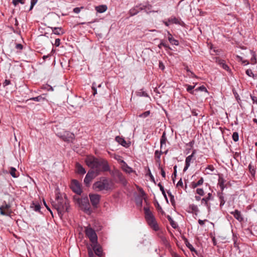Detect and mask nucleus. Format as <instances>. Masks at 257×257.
Segmentation results:
<instances>
[{"label":"nucleus","mask_w":257,"mask_h":257,"mask_svg":"<svg viewBox=\"0 0 257 257\" xmlns=\"http://www.w3.org/2000/svg\"><path fill=\"white\" fill-rule=\"evenodd\" d=\"M12 3L15 6L17 5L19 3H21V4H24L23 0H13Z\"/></svg>","instance_id":"49"},{"label":"nucleus","mask_w":257,"mask_h":257,"mask_svg":"<svg viewBox=\"0 0 257 257\" xmlns=\"http://www.w3.org/2000/svg\"><path fill=\"white\" fill-rule=\"evenodd\" d=\"M216 62L223 69L227 71H230V69L228 66L225 63V62L224 60L220 59L219 58H216Z\"/></svg>","instance_id":"16"},{"label":"nucleus","mask_w":257,"mask_h":257,"mask_svg":"<svg viewBox=\"0 0 257 257\" xmlns=\"http://www.w3.org/2000/svg\"><path fill=\"white\" fill-rule=\"evenodd\" d=\"M196 193L200 196H203L204 195V191L202 188H197L196 189Z\"/></svg>","instance_id":"46"},{"label":"nucleus","mask_w":257,"mask_h":257,"mask_svg":"<svg viewBox=\"0 0 257 257\" xmlns=\"http://www.w3.org/2000/svg\"><path fill=\"white\" fill-rule=\"evenodd\" d=\"M11 207V206L10 204L7 203L6 201H4L0 206V214L4 216H11L12 213Z\"/></svg>","instance_id":"8"},{"label":"nucleus","mask_w":257,"mask_h":257,"mask_svg":"<svg viewBox=\"0 0 257 257\" xmlns=\"http://www.w3.org/2000/svg\"><path fill=\"white\" fill-rule=\"evenodd\" d=\"M92 89L93 91L92 94L93 95H95L97 94V89L96 87L94 86V83H93L92 86Z\"/></svg>","instance_id":"55"},{"label":"nucleus","mask_w":257,"mask_h":257,"mask_svg":"<svg viewBox=\"0 0 257 257\" xmlns=\"http://www.w3.org/2000/svg\"><path fill=\"white\" fill-rule=\"evenodd\" d=\"M144 210L145 219L148 225L154 230L158 231L159 229V227L152 212L148 207H145Z\"/></svg>","instance_id":"4"},{"label":"nucleus","mask_w":257,"mask_h":257,"mask_svg":"<svg viewBox=\"0 0 257 257\" xmlns=\"http://www.w3.org/2000/svg\"><path fill=\"white\" fill-rule=\"evenodd\" d=\"M70 188L72 190L78 195H80L82 193V189L79 182L76 180H72Z\"/></svg>","instance_id":"11"},{"label":"nucleus","mask_w":257,"mask_h":257,"mask_svg":"<svg viewBox=\"0 0 257 257\" xmlns=\"http://www.w3.org/2000/svg\"><path fill=\"white\" fill-rule=\"evenodd\" d=\"M38 0H31V6L30 8V10H31L34 6L37 3Z\"/></svg>","instance_id":"51"},{"label":"nucleus","mask_w":257,"mask_h":257,"mask_svg":"<svg viewBox=\"0 0 257 257\" xmlns=\"http://www.w3.org/2000/svg\"><path fill=\"white\" fill-rule=\"evenodd\" d=\"M150 111L148 110V111H146L142 113V114H140L139 116L140 117L145 118V117H147V116H148L150 115Z\"/></svg>","instance_id":"42"},{"label":"nucleus","mask_w":257,"mask_h":257,"mask_svg":"<svg viewBox=\"0 0 257 257\" xmlns=\"http://www.w3.org/2000/svg\"><path fill=\"white\" fill-rule=\"evenodd\" d=\"M23 46L22 44H16V48L17 49L22 50V49H23Z\"/></svg>","instance_id":"60"},{"label":"nucleus","mask_w":257,"mask_h":257,"mask_svg":"<svg viewBox=\"0 0 257 257\" xmlns=\"http://www.w3.org/2000/svg\"><path fill=\"white\" fill-rule=\"evenodd\" d=\"M93 249L94 251L95 255L98 256H102L103 255V250L101 246L98 244L97 243L93 244Z\"/></svg>","instance_id":"15"},{"label":"nucleus","mask_w":257,"mask_h":257,"mask_svg":"<svg viewBox=\"0 0 257 257\" xmlns=\"http://www.w3.org/2000/svg\"><path fill=\"white\" fill-rule=\"evenodd\" d=\"M195 91H201L207 92V90L206 88L203 85H202V86H199V87L195 89Z\"/></svg>","instance_id":"45"},{"label":"nucleus","mask_w":257,"mask_h":257,"mask_svg":"<svg viewBox=\"0 0 257 257\" xmlns=\"http://www.w3.org/2000/svg\"><path fill=\"white\" fill-rule=\"evenodd\" d=\"M217 196L220 200V207H221L222 206L224 205L225 203V200L224 198V194L222 192H218Z\"/></svg>","instance_id":"23"},{"label":"nucleus","mask_w":257,"mask_h":257,"mask_svg":"<svg viewBox=\"0 0 257 257\" xmlns=\"http://www.w3.org/2000/svg\"><path fill=\"white\" fill-rule=\"evenodd\" d=\"M74 135L69 132H65V142H72L74 139Z\"/></svg>","instance_id":"21"},{"label":"nucleus","mask_w":257,"mask_h":257,"mask_svg":"<svg viewBox=\"0 0 257 257\" xmlns=\"http://www.w3.org/2000/svg\"><path fill=\"white\" fill-rule=\"evenodd\" d=\"M56 135L59 138H61L62 140H64V135L63 132H60L58 130V128L56 126V130H55Z\"/></svg>","instance_id":"35"},{"label":"nucleus","mask_w":257,"mask_h":257,"mask_svg":"<svg viewBox=\"0 0 257 257\" xmlns=\"http://www.w3.org/2000/svg\"><path fill=\"white\" fill-rule=\"evenodd\" d=\"M143 6L144 7L143 10H144L148 14L152 12V6L151 5L147 4L145 5H143Z\"/></svg>","instance_id":"31"},{"label":"nucleus","mask_w":257,"mask_h":257,"mask_svg":"<svg viewBox=\"0 0 257 257\" xmlns=\"http://www.w3.org/2000/svg\"><path fill=\"white\" fill-rule=\"evenodd\" d=\"M78 203L79 204L81 209L86 213L90 214L92 210L90 208V205L89 202L88 198L87 196L78 199Z\"/></svg>","instance_id":"6"},{"label":"nucleus","mask_w":257,"mask_h":257,"mask_svg":"<svg viewBox=\"0 0 257 257\" xmlns=\"http://www.w3.org/2000/svg\"><path fill=\"white\" fill-rule=\"evenodd\" d=\"M88 256L89 257H96L93 251L90 249L88 250Z\"/></svg>","instance_id":"58"},{"label":"nucleus","mask_w":257,"mask_h":257,"mask_svg":"<svg viewBox=\"0 0 257 257\" xmlns=\"http://www.w3.org/2000/svg\"><path fill=\"white\" fill-rule=\"evenodd\" d=\"M148 175L150 177V180L151 181L153 182L155 184H156L155 178L153 176V175L152 174L150 170L148 169Z\"/></svg>","instance_id":"48"},{"label":"nucleus","mask_w":257,"mask_h":257,"mask_svg":"<svg viewBox=\"0 0 257 257\" xmlns=\"http://www.w3.org/2000/svg\"><path fill=\"white\" fill-rule=\"evenodd\" d=\"M168 40L172 45L178 46L179 44V41L175 39L172 35L168 32Z\"/></svg>","instance_id":"22"},{"label":"nucleus","mask_w":257,"mask_h":257,"mask_svg":"<svg viewBox=\"0 0 257 257\" xmlns=\"http://www.w3.org/2000/svg\"><path fill=\"white\" fill-rule=\"evenodd\" d=\"M53 211L50 209L49 206L47 209L50 211L52 216H53L54 213L55 214L57 213L59 217L63 220L64 214V204L62 197H60L59 195H57L55 201L53 202Z\"/></svg>","instance_id":"2"},{"label":"nucleus","mask_w":257,"mask_h":257,"mask_svg":"<svg viewBox=\"0 0 257 257\" xmlns=\"http://www.w3.org/2000/svg\"><path fill=\"white\" fill-rule=\"evenodd\" d=\"M196 150H194L191 154V155L188 156L186 157L185 159V166L184 168L183 171L185 172L189 167L190 165V163L191 161V160L192 159L193 157L194 156L195 154H196Z\"/></svg>","instance_id":"14"},{"label":"nucleus","mask_w":257,"mask_h":257,"mask_svg":"<svg viewBox=\"0 0 257 257\" xmlns=\"http://www.w3.org/2000/svg\"><path fill=\"white\" fill-rule=\"evenodd\" d=\"M116 177L118 179L119 181L124 185H126L127 181L125 179L124 176L123 175L122 173L117 171L116 173Z\"/></svg>","instance_id":"18"},{"label":"nucleus","mask_w":257,"mask_h":257,"mask_svg":"<svg viewBox=\"0 0 257 257\" xmlns=\"http://www.w3.org/2000/svg\"><path fill=\"white\" fill-rule=\"evenodd\" d=\"M167 141V139L166 137V133L165 132H164L162 134V136L160 139V149H161V150L163 149V145L166 146Z\"/></svg>","instance_id":"19"},{"label":"nucleus","mask_w":257,"mask_h":257,"mask_svg":"<svg viewBox=\"0 0 257 257\" xmlns=\"http://www.w3.org/2000/svg\"><path fill=\"white\" fill-rule=\"evenodd\" d=\"M177 167L176 165L174 167V173L172 175V179L173 182H174V178H175L177 176Z\"/></svg>","instance_id":"47"},{"label":"nucleus","mask_w":257,"mask_h":257,"mask_svg":"<svg viewBox=\"0 0 257 257\" xmlns=\"http://www.w3.org/2000/svg\"><path fill=\"white\" fill-rule=\"evenodd\" d=\"M89 196L92 206L94 208H97L100 202L101 196L97 194H90Z\"/></svg>","instance_id":"10"},{"label":"nucleus","mask_w":257,"mask_h":257,"mask_svg":"<svg viewBox=\"0 0 257 257\" xmlns=\"http://www.w3.org/2000/svg\"><path fill=\"white\" fill-rule=\"evenodd\" d=\"M83 9V7H81L80 8H75L73 9V12L76 14H78L80 12L81 9Z\"/></svg>","instance_id":"54"},{"label":"nucleus","mask_w":257,"mask_h":257,"mask_svg":"<svg viewBox=\"0 0 257 257\" xmlns=\"http://www.w3.org/2000/svg\"><path fill=\"white\" fill-rule=\"evenodd\" d=\"M143 199L142 197H140L136 199V203L138 205H140L141 206L142 205Z\"/></svg>","instance_id":"50"},{"label":"nucleus","mask_w":257,"mask_h":257,"mask_svg":"<svg viewBox=\"0 0 257 257\" xmlns=\"http://www.w3.org/2000/svg\"><path fill=\"white\" fill-rule=\"evenodd\" d=\"M93 188L97 191H108L112 189L113 183L110 180L102 177L93 184Z\"/></svg>","instance_id":"3"},{"label":"nucleus","mask_w":257,"mask_h":257,"mask_svg":"<svg viewBox=\"0 0 257 257\" xmlns=\"http://www.w3.org/2000/svg\"><path fill=\"white\" fill-rule=\"evenodd\" d=\"M121 162L123 163V166L122 167V169L126 173L130 174L134 172L133 169L129 167L123 160H122Z\"/></svg>","instance_id":"20"},{"label":"nucleus","mask_w":257,"mask_h":257,"mask_svg":"<svg viewBox=\"0 0 257 257\" xmlns=\"http://www.w3.org/2000/svg\"><path fill=\"white\" fill-rule=\"evenodd\" d=\"M192 114L194 116H197L198 115V113L197 112V110L195 109H192L191 110Z\"/></svg>","instance_id":"61"},{"label":"nucleus","mask_w":257,"mask_h":257,"mask_svg":"<svg viewBox=\"0 0 257 257\" xmlns=\"http://www.w3.org/2000/svg\"><path fill=\"white\" fill-rule=\"evenodd\" d=\"M187 211L189 213H192L193 212H198L199 209L197 205L195 204H190L188 207V210Z\"/></svg>","instance_id":"26"},{"label":"nucleus","mask_w":257,"mask_h":257,"mask_svg":"<svg viewBox=\"0 0 257 257\" xmlns=\"http://www.w3.org/2000/svg\"><path fill=\"white\" fill-rule=\"evenodd\" d=\"M107 9L106 5H102L95 7V10L99 13H102L105 12Z\"/></svg>","instance_id":"25"},{"label":"nucleus","mask_w":257,"mask_h":257,"mask_svg":"<svg viewBox=\"0 0 257 257\" xmlns=\"http://www.w3.org/2000/svg\"><path fill=\"white\" fill-rule=\"evenodd\" d=\"M31 208L36 212H40L41 209V206L39 203L33 202L31 205Z\"/></svg>","instance_id":"29"},{"label":"nucleus","mask_w":257,"mask_h":257,"mask_svg":"<svg viewBox=\"0 0 257 257\" xmlns=\"http://www.w3.org/2000/svg\"><path fill=\"white\" fill-rule=\"evenodd\" d=\"M76 168L77 170V172L79 174L83 175L86 173L85 169L79 163H76Z\"/></svg>","instance_id":"24"},{"label":"nucleus","mask_w":257,"mask_h":257,"mask_svg":"<svg viewBox=\"0 0 257 257\" xmlns=\"http://www.w3.org/2000/svg\"><path fill=\"white\" fill-rule=\"evenodd\" d=\"M230 214L233 215L234 217L239 222L243 221V218L241 215L240 211L236 209L234 211L230 212Z\"/></svg>","instance_id":"17"},{"label":"nucleus","mask_w":257,"mask_h":257,"mask_svg":"<svg viewBox=\"0 0 257 257\" xmlns=\"http://www.w3.org/2000/svg\"><path fill=\"white\" fill-rule=\"evenodd\" d=\"M194 87L195 85L192 86L190 85H187V91L191 94H193V91H192V90L194 88Z\"/></svg>","instance_id":"43"},{"label":"nucleus","mask_w":257,"mask_h":257,"mask_svg":"<svg viewBox=\"0 0 257 257\" xmlns=\"http://www.w3.org/2000/svg\"><path fill=\"white\" fill-rule=\"evenodd\" d=\"M52 31L53 32L54 34H57V35H59L61 33H63L62 32V30L61 28H54L53 29H52Z\"/></svg>","instance_id":"36"},{"label":"nucleus","mask_w":257,"mask_h":257,"mask_svg":"<svg viewBox=\"0 0 257 257\" xmlns=\"http://www.w3.org/2000/svg\"><path fill=\"white\" fill-rule=\"evenodd\" d=\"M232 139L234 142H237L239 139L238 134L237 132H234L232 136Z\"/></svg>","instance_id":"40"},{"label":"nucleus","mask_w":257,"mask_h":257,"mask_svg":"<svg viewBox=\"0 0 257 257\" xmlns=\"http://www.w3.org/2000/svg\"><path fill=\"white\" fill-rule=\"evenodd\" d=\"M16 171L17 170L14 167H11L10 173L14 178H17L18 177V175L16 174Z\"/></svg>","instance_id":"33"},{"label":"nucleus","mask_w":257,"mask_h":257,"mask_svg":"<svg viewBox=\"0 0 257 257\" xmlns=\"http://www.w3.org/2000/svg\"><path fill=\"white\" fill-rule=\"evenodd\" d=\"M203 182H204V179L202 177L196 183L198 185V186H200L203 183Z\"/></svg>","instance_id":"57"},{"label":"nucleus","mask_w":257,"mask_h":257,"mask_svg":"<svg viewBox=\"0 0 257 257\" xmlns=\"http://www.w3.org/2000/svg\"><path fill=\"white\" fill-rule=\"evenodd\" d=\"M96 175L94 170H90L88 171L84 180V182L86 186H89L90 182L95 177Z\"/></svg>","instance_id":"12"},{"label":"nucleus","mask_w":257,"mask_h":257,"mask_svg":"<svg viewBox=\"0 0 257 257\" xmlns=\"http://www.w3.org/2000/svg\"><path fill=\"white\" fill-rule=\"evenodd\" d=\"M248 169H249V171L250 174H251V175L254 176L255 173V169H254L253 166H252L251 164H249Z\"/></svg>","instance_id":"37"},{"label":"nucleus","mask_w":257,"mask_h":257,"mask_svg":"<svg viewBox=\"0 0 257 257\" xmlns=\"http://www.w3.org/2000/svg\"><path fill=\"white\" fill-rule=\"evenodd\" d=\"M31 99L36 101H40L41 100L43 99L44 98L41 96H38L37 97H33Z\"/></svg>","instance_id":"53"},{"label":"nucleus","mask_w":257,"mask_h":257,"mask_svg":"<svg viewBox=\"0 0 257 257\" xmlns=\"http://www.w3.org/2000/svg\"><path fill=\"white\" fill-rule=\"evenodd\" d=\"M168 21L170 23L178 24H179V20L176 17H171L168 19Z\"/></svg>","instance_id":"34"},{"label":"nucleus","mask_w":257,"mask_h":257,"mask_svg":"<svg viewBox=\"0 0 257 257\" xmlns=\"http://www.w3.org/2000/svg\"><path fill=\"white\" fill-rule=\"evenodd\" d=\"M218 182H219L218 184H219V187H220V189L221 190V192H222V191L223 190V189L225 188V186H224V185L225 181H224L223 178H219Z\"/></svg>","instance_id":"32"},{"label":"nucleus","mask_w":257,"mask_h":257,"mask_svg":"<svg viewBox=\"0 0 257 257\" xmlns=\"http://www.w3.org/2000/svg\"><path fill=\"white\" fill-rule=\"evenodd\" d=\"M115 141L118 143L119 144L121 145L123 147H125L126 145V141L124 140V139L120 137L119 136H117L115 137Z\"/></svg>","instance_id":"27"},{"label":"nucleus","mask_w":257,"mask_h":257,"mask_svg":"<svg viewBox=\"0 0 257 257\" xmlns=\"http://www.w3.org/2000/svg\"><path fill=\"white\" fill-rule=\"evenodd\" d=\"M159 68L163 70L165 69V66L162 61L159 62Z\"/></svg>","instance_id":"62"},{"label":"nucleus","mask_w":257,"mask_h":257,"mask_svg":"<svg viewBox=\"0 0 257 257\" xmlns=\"http://www.w3.org/2000/svg\"><path fill=\"white\" fill-rule=\"evenodd\" d=\"M11 83V81L9 80L6 79L3 83V86L4 87H5L8 85H9Z\"/></svg>","instance_id":"59"},{"label":"nucleus","mask_w":257,"mask_h":257,"mask_svg":"<svg viewBox=\"0 0 257 257\" xmlns=\"http://www.w3.org/2000/svg\"><path fill=\"white\" fill-rule=\"evenodd\" d=\"M188 76L190 77L195 78L196 77V75L192 71H190L189 74H188Z\"/></svg>","instance_id":"63"},{"label":"nucleus","mask_w":257,"mask_h":257,"mask_svg":"<svg viewBox=\"0 0 257 257\" xmlns=\"http://www.w3.org/2000/svg\"><path fill=\"white\" fill-rule=\"evenodd\" d=\"M245 73L247 75H248L249 77H251L252 78H254V75L252 73V70L251 69H247L245 71Z\"/></svg>","instance_id":"44"},{"label":"nucleus","mask_w":257,"mask_h":257,"mask_svg":"<svg viewBox=\"0 0 257 257\" xmlns=\"http://www.w3.org/2000/svg\"><path fill=\"white\" fill-rule=\"evenodd\" d=\"M212 192L213 191L212 190L211 192L208 193L207 196L201 199V204H204L206 207L208 211H210L211 210L210 204L208 202L210 200H213L214 199L212 193Z\"/></svg>","instance_id":"9"},{"label":"nucleus","mask_w":257,"mask_h":257,"mask_svg":"<svg viewBox=\"0 0 257 257\" xmlns=\"http://www.w3.org/2000/svg\"><path fill=\"white\" fill-rule=\"evenodd\" d=\"M143 9H144V7L143 4H141L132 8L130 10L129 13L131 16H133L137 15L140 11L143 10Z\"/></svg>","instance_id":"13"},{"label":"nucleus","mask_w":257,"mask_h":257,"mask_svg":"<svg viewBox=\"0 0 257 257\" xmlns=\"http://www.w3.org/2000/svg\"><path fill=\"white\" fill-rule=\"evenodd\" d=\"M163 153V152L162 151H159L158 150L155 151V156L156 158L158 159V160L159 161L160 159L161 155Z\"/></svg>","instance_id":"39"},{"label":"nucleus","mask_w":257,"mask_h":257,"mask_svg":"<svg viewBox=\"0 0 257 257\" xmlns=\"http://www.w3.org/2000/svg\"><path fill=\"white\" fill-rule=\"evenodd\" d=\"M170 223L173 228L175 229L178 227L177 223L173 220V219L171 220V221L170 222Z\"/></svg>","instance_id":"52"},{"label":"nucleus","mask_w":257,"mask_h":257,"mask_svg":"<svg viewBox=\"0 0 257 257\" xmlns=\"http://www.w3.org/2000/svg\"><path fill=\"white\" fill-rule=\"evenodd\" d=\"M86 164L97 172H107L110 170L108 162L102 158H96L93 156H88L85 159Z\"/></svg>","instance_id":"1"},{"label":"nucleus","mask_w":257,"mask_h":257,"mask_svg":"<svg viewBox=\"0 0 257 257\" xmlns=\"http://www.w3.org/2000/svg\"><path fill=\"white\" fill-rule=\"evenodd\" d=\"M167 193L169 195V196L170 198V201L171 202V203L173 205H174L175 204V200H174V196L172 194V193L169 191H167Z\"/></svg>","instance_id":"38"},{"label":"nucleus","mask_w":257,"mask_h":257,"mask_svg":"<svg viewBox=\"0 0 257 257\" xmlns=\"http://www.w3.org/2000/svg\"><path fill=\"white\" fill-rule=\"evenodd\" d=\"M86 236L92 244L97 243V236L95 230L91 227H86L85 229Z\"/></svg>","instance_id":"7"},{"label":"nucleus","mask_w":257,"mask_h":257,"mask_svg":"<svg viewBox=\"0 0 257 257\" xmlns=\"http://www.w3.org/2000/svg\"><path fill=\"white\" fill-rule=\"evenodd\" d=\"M250 97L253 101V103H255L257 104V97L252 95H251Z\"/></svg>","instance_id":"64"},{"label":"nucleus","mask_w":257,"mask_h":257,"mask_svg":"<svg viewBox=\"0 0 257 257\" xmlns=\"http://www.w3.org/2000/svg\"><path fill=\"white\" fill-rule=\"evenodd\" d=\"M159 168H160V169H161V175H162V176L163 178H165V177H166V173H165V171H164V169H163L162 167H161L160 166H159Z\"/></svg>","instance_id":"56"},{"label":"nucleus","mask_w":257,"mask_h":257,"mask_svg":"<svg viewBox=\"0 0 257 257\" xmlns=\"http://www.w3.org/2000/svg\"><path fill=\"white\" fill-rule=\"evenodd\" d=\"M163 46L166 48V50H172V49L170 47V46L167 44L164 40H161L160 43L158 45V47L159 48H161V47Z\"/></svg>","instance_id":"30"},{"label":"nucleus","mask_w":257,"mask_h":257,"mask_svg":"<svg viewBox=\"0 0 257 257\" xmlns=\"http://www.w3.org/2000/svg\"><path fill=\"white\" fill-rule=\"evenodd\" d=\"M160 239L161 241L164 245L167 246L168 244L169 243L166 237H165L163 235H161L160 236Z\"/></svg>","instance_id":"41"},{"label":"nucleus","mask_w":257,"mask_h":257,"mask_svg":"<svg viewBox=\"0 0 257 257\" xmlns=\"http://www.w3.org/2000/svg\"><path fill=\"white\" fill-rule=\"evenodd\" d=\"M67 102L70 107L75 109H80L83 106V99L72 93L68 96Z\"/></svg>","instance_id":"5"},{"label":"nucleus","mask_w":257,"mask_h":257,"mask_svg":"<svg viewBox=\"0 0 257 257\" xmlns=\"http://www.w3.org/2000/svg\"><path fill=\"white\" fill-rule=\"evenodd\" d=\"M183 239H184V241H185V244H186V246H187L189 248V249H190L191 251H192V252H196H196H197V251H196V249H195V248L193 246V245H192L191 244H190V243H189V242L188 241V239H187L186 238H185V237H184V238H183Z\"/></svg>","instance_id":"28"}]
</instances>
